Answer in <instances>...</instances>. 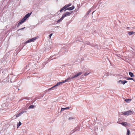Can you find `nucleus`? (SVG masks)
I'll list each match as a JSON object with an SVG mask.
<instances>
[{"mask_svg": "<svg viewBox=\"0 0 135 135\" xmlns=\"http://www.w3.org/2000/svg\"><path fill=\"white\" fill-rule=\"evenodd\" d=\"M37 38V37H33L32 38L28 40V41L26 42V43H27L31 42H34Z\"/></svg>", "mask_w": 135, "mask_h": 135, "instance_id": "7ed1b4c3", "label": "nucleus"}, {"mask_svg": "<svg viewBox=\"0 0 135 135\" xmlns=\"http://www.w3.org/2000/svg\"><path fill=\"white\" fill-rule=\"evenodd\" d=\"M65 83V81H61V82H59V83H58L55 85L54 86H53V87H52V88H50V89H49V90H50V89H51L54 88V87H55L56 86H58L59 85H60L62 84L63 83Z\"/></svg>", "mask_w": 135, "mask_h": 135, "instance_id": "20e7f679", "label": "nucleus"}, {"mask_svg": "<svg viewBox=\"0 0 135 135\" xmlns=\"http://www.w3.org/2000/svg\"><path fill=\"white\" fill-rule=\"evenodd\" d=\"M65 9H66L65 7L64 6L63 7H62V8H61L60 10V11L61 12L62 11H63Z\"/></svg>", "mask_w": 135, "mask_h": 135, "instance_id": "412c9836", "label": "nucleus"}, {"mask_svg": "<svg viewBox=\"0 0 135 135\" xmlns=\"http://www.w3.org/2000/svg\"><path fill=\"white\" fill-rule=\"evenodd\" d=\"M126 79L127 80H133L134 81V79H133L132 78H129V77H126Z\"/></svg>", "mask_w": 135, "mask_h": 135, "instance_id": "2eb2a0df", "label": "nucleus"}, {"mask_svg": "<svg viewBox=\"0 0 135 135\" xmlns=\"http://www.w3.org/2000/svg\"><path fill=\"white\" fill-rule=\"evenodd\" d=\"M74 7L73 6H72L71 7L68 8H66V9L65 10V11H66L67 10H72L74 9Z\"/></svg>", "mask_w": 135, "mask_h": 135, "instance_id": "6e6552de", "label": "nucleus"}, {"mask_svg": "<svg viewBox=\"0 0 135 135\" xmlns=\"http://www.w3.org/2000/svg\"><path fill=\"white\" fill-rule=\"evenodd\" d=\"M52 35V33H51V34H50V35H49V37H51Z\"/></svg>", "mask_w": 135, "mask_h": 135, "instance_id": "a878e982", "label": "nucleus"}, {"mask_svg": "<svg viewBox=\"0 0 135 135\" xmlns=\"http://www.w3.org/2000/svg\"><path fill=\"white\" fill-rule=\"evenodd\" d=\"M130 133V131L129 129L127 130V135H129Z\"/></svg>", "mask_w": 135, "mask_h": 135, "instance_id": "4be33fe9", "label": "nucleus"}, {"mask_svg": "<svg viewBox=\"0 0 135 135\" xmlns=\"http://www.w3.org/2000/svg\"><path fill=\"white\" fill-rule=\"evenodd\" d=\"M74 118H72V117H70V118H69V120H70V119H74Z\"/></svg>", "mask_w": 135, "mask_h": 135, "instance_id": "393cba45", "label": "nucleus"}, {"mask_svg": "<svg viewBox=\"0 0 135 135\" xmlns=\"http://www.w3.org/2000/svg\"><path fill=\"white\" fill-rule=\"evenodd\" d=\"M119 82H121V83L123 84V85H124L125 84V83H127V81L126 80H120L119 81Z\"/></svg>", "mask_w": 135, "mask_h": 135, "instance_id": "9d476101", "label": "nucleus"}, {"mask_svg": "<svg viewBox=\"0 0 135 135\" xmlns=\"http://www.w3.org/2000/svg\"><path fill=\"white\" fill-rule=\"evenodd\" d=\"M70 108V107H68L65 108H61V110H65V109H69Z\"/></svg>", "mask_w": 135, "mask_h": 135, "instance_id": "aec40b11", "label": "nucleus"}, {"mask_svg": "<svg viewBox=\"0 0 135 135\" xmlns=\"http://www.w3.org/2000/svg\"><path fill=\"white\" fill-rule=\"evenodd\" d=\"M73 79V78H72V77L71 78L70 77H69L66 79L65 80H64V81H65V82L68 81H70L71 80Z\"/></svg>", "mask_w": 135, "mask_h": 135, "instance_id": "1a4fd4ad", "label": "nucleus"}, {"mask_svg": "<svg viewBox=\"0 0 135 135\" xmlns=\"http://www.w3.org/2000/svg\"><path fill=\"white\" fill-rule=\"evenodd\" d=\"M129 74L131 77H133L134 76V75L133 73L132 72H129Z\"/></svg>", "mask_w": 135, "mask_h": 135, "instance_id": "ddd939ff", "label": "nucleus"}, {"mask_svg": "<svg viewBox=\"0 0 135 135\" xmlns=\"http://www.w3.org/2000/svg\"><path fill=\"white\" fill-rule=\"evenodd\" d=\"M64 18V17H63L62 16L60 18V19H59L57 21V23H59V22H60V21H61Z\"/></svg>", "mask_w": 135, "mask_h": 135, "instance_id": "4468645a", "label": "nucleus"}, {"mask_svg": "<svg viewBox=\"0 0 135 135\" xmlns=\"http://www.w3.org/2000/svg\"><path fill=\"white\" fill-rule=\"evenodd\" d=\"M132 100L131 99H126L125 100V101L127 103H129Z\"/></svg>", "mask_w": 135, "mask_h": 135, "instance_id": "dca6fc26", "label": "nucleus"}, {"mask_svg": "<svg viewBox=\"0 0 135 135\" xmlns=\"http://www.w3.org/2000/svg\"><path fill=\"white\" fill-rule=\"evenodd\" d=\"M31 13H29L27 14L22 19L21 21L20 22L22 23H23L25 21L27 18L31 15Z\"/></svg>", "mask_w": 135, "mask_h": 135, "instance_id": "f257e3e1", "label": "nucleus"}, {"mask_svg": "<svg viewBox=\"0 0 135 135\" xmlns=\"http://www.w3.org/2000/svg\"><path fill=\"white\" fill-rule=\"evenodd\" d=\"M71 5V3H69L67 4L66 5L64 6L65 7L66 9V8H68V7H69Z\"/></svg>", "mask_w": 135, "mask_h": 135, "instance_id": "f8f14e48", "label": "nucleus"}, {"mask_svg": "<svg viewBox=\"0 0 135 135\" xmlns=\"http://www.w3.org/2000/svg\"><path fill=\"white\" fill-rule=\"evenodd\" d=\"M21 124V123L20 122H19V123H17V128H18L20 126Z\"/></svg>", "mask_w": 135, "mask_h": 135, "instance_id": "6ab92c4d", "label": "nucleus"}, {"mask_svg": "<svg viewBox=\"0 0 135 135\" xmlns=\"http://www.w3.org/2000/svg\"><path fill=\"white\" fill-rule=\"evenodd\" d=\"M82 73L81 72H80L78 73L76 75H75L74 76H73L72 78H73V79L75 78H76V77L80 75H81L82 74Z\"/></svg>", "mask_w": 135, "mask_h": 135, "instance_id": "423d86ee", "label": "nucleus"}, {"mask_svg": "<svg viewBox=\"0 0 135 135\" xmlns=\"http://www.w3.org/2000/svg\"><path fill=\"white\" fill-rule=\"evenodd\" d=\"M25 111L22 112L21 113H19V114H17L16 115V117H18L19 116H21L22 114H23V113H24Z\"/></svg>", "mask_w": 135, "mask_h": 135, "instance_id": "9b49d317", "label": "nucleus"}, {"mask_svg": "<svg viewBox=\"0 0 135 135\" xmlns=\"http://www.w3.org/2000/svg\"><path fill=\"white\" fill-rule=\"evenodd\" d=\"M123 114L125 115H131L133 113V112L131 110H129L127 112H123Z\"/></svg>", "mask_w": 135, "mask_h": 135, "instance_id": "f03ea898", "label": "nucleus"}, {"mask_svg": "<svg viewBox=\"0 0 135 135\" xmlns=\"http://www.w3.org/2000/svg\"><path fill=\"white\" fill-rule=\"evenodd\" d=\"M35 107V106L33 105H30L29 107L28 108L29 109H33L34 107Z\"/></svg>", "mask_w": 135, "mask_h": 135, "instance_id": "f3484780", "label": "nucleus"}, {"mask_svg": "<svg viewBox=\"0 0 135 135\" xmlns=\"http://www.w3.org/2000/svg\"><path fill=\"white\" fill-rule=\"evenodd\" d=\"M134 33V32L133 31H131V32H129L128 33V34L129 35H133Z\"/></svg>", "mask_w": 135, "mask_h": 135, "instance_id": "a211bd4d", "label": "nucleus"}, {"mask_svg": "<svg viewBox=\"0 0 135 135\" xmlns=\"http://www.w3.org/2000/svg\"><path fill=\"white\" fill-rule=\"evenodd\" d=\"M123 126H129L130 125L129 123L127 122H122L120 123Z\"/></svg>", "mask_w": 135, "mask_h": 135, "instance_id": "0eeeda50", "label": "nucleus"}, {"mask_svg": "<svg viewBox=\"0 0 135 135\" xmlns=\"http://www.w3.org/2000/svg\"><path fill=\"white\" fill-rule=\"evenodd\" d=\"M22 23L20 21V22L18 23L17 27H18L20 26V25Z\"/></svg>", "mask_w": 135, "mask_h": 135, "instance_id": "5701e85b", "label": "nucleus"}, {"mask_svg": "<svg viewBox=\"0 0 135 135\" xmlns=\"http://www.w3.org/2000/svg\"><path fill=\"white\" fill-rule=\"evenodd\" d=\"M24 28H25V27H24V28H22L20 29V30H23V29Z\"/></svg>", "mask_w": 135, "mask_h": 135, "instance_id": "bb28decb", "label": "nucleus"}, {"mask_svg": "<svg viewBox=\"0 0 135 135\" xmlns=\"http://www.w3.org/2000/svg\"><path fill=\"white\" fill-rule=\"evenodd\" d=\"M90 73H86L84 75L85 76H86V75H88Z\"/></svg>", "mask_w": 135, "mask_h": 135, "instance_id": "b1692460", "label": "nucleus"}, {"mask_svg": "<svg viewBox=\"0 0 135 135\" xmlns=\"http://www.w3.org/2000/svg\"><path fill=\"white\" fill-rule=\"evenodd\" d=\"M71 13H72L71 12H65V13L63 14L62 15V16L64 18V17H65L66 16H69L70 14H71Z\"/></svg>", "mask_w": 135, "mask_h": 135, "instance_id": "39448f33", "label": "nucleus"}]
</instances>
